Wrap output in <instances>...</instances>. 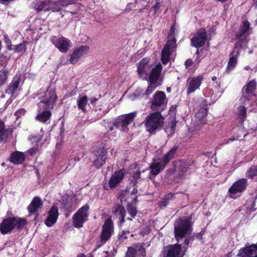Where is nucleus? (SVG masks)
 <instances>
[{"instance_id":"54","label":"nucleus","mask_w":257,"mask_h":257,"mask_svg":"<svg viewBox=\"0 0 257 257\" xmlns=\"http://www.w3.org/2000/svg\"><path fill=\"white\" fill-rule=\"evenodd\" d=\"M138 192V190L137 189L135 188L133 189L132 195H135Z\"/></svg>"},{"instance_id":"48","label":"nucleus","mask_w":257,"mask_h":257,"mask_svg":"<svg viewBox=\"0 0 257 257\" xmlns=\"http://www.w3.org/2000/svg\"><path fill=\"white\" fill-rule=\"evenodd\" d=\"M129 234V232L128 231H122V234H121L119 236V240L120 241H123L124 239L127 238V236H126V235Z\"/></svg>"},{"instance_id":"41","label":"nucleus","mask_w":257,"mask_h":257,"mask_svg":"<svg viewBox=\"0 0 257 257\" xmlns=\"http://www.w3.org/2000/svg\"><path fill=\"white\" fill-rule=\"evenodd\" d=\"M248 177H254L257 176V167L252 166L250 167L247 173Z\"/></svg>"},{"instance_id":"26","label":"nucleus","mask_w":257,"mask_h":257,"mask_svg":"<svg viewBox=\"0 0 257 257\" xmlns=\"http://www.w3.org/2000/svg\"><path fill=\"white\" fill-rule=\"evenodd\" d=\"M112 212L113 214L119 216V218L121 219L120 221V224L124 222L125 211L124 208L122 205H118L112 210Z\"/></svg>"},{"instance_id":"45","label":"nucleus","mask_w":257,"mask_h":257,"mask_svg":"<svg viewBox=\"0 0 257 257\" xmlns=\"http://www.w3.org/2000/svg\"><path fill=\"white\" fill-rule=\"evenodd\" d=\"M178 170L180 172V173L179 174V175L180 176H182L184 175V173L188 170L187 169L186 167L182 168L181 167V162H179V165H178Z\"/></svg>"},{"instance_id":"44","label":"nucleus","mask_w":257,"mask_h":257,"mask_svg":"<svg viewBox=\"0 0 257 257\" xmlns=\"http://www.w3.org/2000/svg\"><path fill=\"white\" fill-rule=\"evenodd\" d=\"M125 171L124 170L122 169L115 172L114 174L111 176V177H123L125 175Z\"/></svg>"},{"instance_id":"38","label":"nucleus","mask_w":257,"mask_h":257,"mask_svg":"<svg viewBox=\"0 0 257 257\" xmlns=\"http://www.w3.org/2000/svg\"><path fill=\"white\" fill-rule=\"evenodd\" d=\"M46 6V4L45 2L39 1L35 4L34 7L36 10L40 11L45 9H48L47 8H45Z\"/></svg>"},{"instance_id":"34","label":"nucleus","mask_w":257,"mask_h":257,"mask_svg":"<svg viewBox=\"0 0 257 257\" xmlns=\"http://www.w3.org/2000/svg\"><path fill=\"white\" fill-rule=\"evenodd\" d=\"M148 62V60L146 58H144L139 63L138 67V72L140 74L145 72V69L147 67H148L147 66Z\"/></svg>"},{"instance_id":"59","label":"nucleus","mask_w":257,"mask_h":257,"mask_svg":"<svg viewBox=\"0 0 257 257\" xmlns=\"http://www.w3.org/2000/svg\"><path fill=\"white\" fill-rule=\"evenodd\" d=\"M227 257H232V254H231V253H229L228 254H227Z\"/></svg>"},{"instance_id":"8","label":"nucleus","mask_w":257,"mask_h":257,"mask_svg":"<svg viewBox=\"0 0 257 257\" xmlns=\"http://www.w3.org/2000/svg\"><path fill=\"white\" fill-rule=\"evenodd\" d=\"M135 116L136 112L120 116L115 120L114 124L117 127H121L122 131L126 132L128 130L127 125L133 121Z\"/></svg>"},{"instance_id":"32","label":"nucleus","mask_w":257,"mask_h":257,"mask_svg":"<svg viewBox=\"0 0 257 257\" xmlns=\"http://www.w3.org/2000/svg\"><path fill=\"white\" fill-rule=\"evenodd\" d=\"M39 107L43 111L48 110V109H52L53 107L52 103L47 102L43 99L38 104Z\"/></svg>"},{"instance_id":"53","label":"nucleus","mask_w":257,"mask_h":257,"mask_svg":"<svg viewBox=\"0 0 257 257\" xmlns=\"http://www.w3.org/2000/svg\"><path fill=\"white\" fill-rule=\"evenodd\" d=\"M159 2H158L157 1L156 3V4L155 5L154 7V9L155 10V13L156 12V11L158 10L159 8Z\"/></svg>"},{"instance_id":"2","label":"nucleus","mask_w":257,"mask_h":257,"mask_svg":"<svg viewBox=\"0 0 257 257\" xmlns=\"http://www.w3.org/2000/svg\"><path fill=\"white\" fill-rule=\"evenodd\" d=\"M164 119L159 111L150 113L146 117L144 121L147 130L152 134L155 133L156 130L163 125Z\"/></svg>"},{"instance_id":"57","label":"nucleus","mask_w":257,"mask_h":257,"mask_svg":"<svg viewBox=\"0 0 257 257\" xmlns=\"http://www.w3.org/2000/svg\"><path fill=\"white\" fill-rule=\"evenodd\" d=\"M136 175H137V177H139L140 175V172L139 171H137Z\"/></svg>"},{"instance_id":"27","label":"nucleus","mask_w":257,"mask_h":257,"mask_svg":"<svg viewBox=\"0 0 257 257\" xmlns=\"http://www.w3.org/2000/svg\"><path fill=\"white\" fill-rule=\"evenodd\" d=\"M20 81L21 77L19 76H16L13 80L9 88L6 90V92L13 94L15 90L18 88Z\"/></svg>"},{"instance_id":"11","label":"nucleus","mask_w":257,"mask_h":257,"mask_svg":"<svg viewBox=\"0 0 257 257\" xmlns=\"http://www.w3.org/2000/svg\"><path fill=\"white\" fill-rule=\"evenodd\" d=\"M207 33L204 29L199 30L196 34L191 39L192 45L196 48L203 46L207 40Z\"/></svg>"},{"instance_id":"33","label":"nucleus","mask_w":257,"mask_h":257,"mask_svg":"<svg viewBox=\"0 0 257 257\" xmlns=\"http://www.w3.org/2000/svg\"><path fill=\"white\" fill-rule=\"evenodd\" d=\"M88 102V98L86 96H83L78 101V108L82 110L83 112H85L86 109L85 106L87 104Z\"/></svg>"},{"instance_id":"40","label":"nucleus","mask_w":257,"mask_h":257,"mask_svg":"<svg viewBox=\"0 0 257 257\" xmlns=\"http://www.w3.org/2000/svg\"><path fill=\"white\" fill-rule=\"evenodd\" d=\"M180 162H181V167L182 168L186 167L187 169V170L189 168V167L190 166L193 165L194 164V161L191 159H188L185 161H180Z\"/></svg>"},{"instance_id":"64","label":"nucleus","mask_w":257,"mask_h":257,"mask_svg":"<svg viewBox=\"0 0 257 257\" xmlns=\"http://www.w3.org/2000/svg\"><path fill=\"white\" fill-rule=\"evenodd\" d=\"M200 236H201V235H200V234H197V237H198V238H200Z\"/></svg>"},{"instance_id":"15","label":"nucleus","mask_w":257,"mask_h":257,"mask_svg":"<svg viewBox=\"0 0 257 257\" xmlns=\"http://www.w3.org/2000/svg\"><path fill=\"white\" fill-rule=\"evenodd\" d=\"M89 50V47L87 46H82L76 48L70 56V62L71 64L77 63L81 56L86 54Z\"/></svg>"},{"instance_id":"16","label":"nucleus","mask_w":257,"mask_h":257,"mask_svg":"<svg viewBox=\"0 0 257 257\" xmlns=\"http://www.w3.org/2000/svg\"><path fill=\"white\" fill-rule=\"evenodd\" d=\"M52 41L54 45L62 53L67 52L70 47V40L63 37L56 40L52 39Z\"/></svg>"},{"instance_id":"6","label":"nucleus","mask_w":257,"mask_h":257,"mask_svg":"<svg viewBox=\"0 0 257 257\" xmlns=\"http://www.w3.org/2000/svg\"><path fill=\"white\" fill-rule=\"evenodd\" d=\"M162 66L160 64H158L151 72L149 80L150 85L148 86L145 93L148 95L152 93L156 88L158 80L162 71Z\"/></svg>"},{"instance_id":"7","label":"nucleus","mask_w":257,"mask_h":257,"mask_svg":"<svg viewBox=\"0 0 257 257\" xmlns=\"http://www.w3.org/2000/svg\"><path fill=\"white\" fill-rule=\"evenodd\" d=\"M166 95L164 92L158 91L156 93L152 101V109L159 111L163 110Z\"/></svg>"},{"instance_id":"63","label":"nucleus","mask_w":257,"mask_h":257,"mask_svg":"<svg viewBox=\"0 0 257 257\" xmlns=\"http://www.w3.org/2000/svg\"><path fill=\"white\" fill-rule=\"evenodd\" d=\"M136 200H137V196H136V197L134 198V202L136 201Z\"/></svg>"},{"instance_id":"21","label":"nucleus","mask_w":257,"mask_h":257,"mask_svg":"<svg viewBox=\"0 0 257 257\" xmlns=\"http://www.w3.org/2000/svg\"><path fill=\"white\" fill-rule=\"evenodd\" d=\"M43 202L38 197H35L33 199L31 204L28 206V210L30 213H34L41 208Z\"/></svg>"},{"instance_id":"43","label":"nucleus","mask_w":257,"mask_h":257,"mask_svg":"<svg viewBox=\"0 0 257 257\" xmlns=\"http://www.w3.org/2000/svg\"><path fill=\"white\" fill-rule=\"evenodd\" d=\"M173 196V194L172 193L168 194L166 195L163 199V200L161 203V205L162 206H166V201L171 199Z\"/></svg>"},{"instance_id":"47","label":"nucleus","mask_w":257,"mask_h":257,"mask_svg":"<svg viewBox=\"0 0 257 257\" xmlns=\"http://www.w3.org/2000/svg\"><path fill=\"white\" fill-rule=\"evenodd\" d=\"M30 140L32 143L36 142L37 143L38 142H40L41 141V138L37 136H33L30 138Z\"/></svg>"},{"instance_id":"1","label":"nucleus","mask_w":257,"mask_h":257,"mask_svg":"<svg viewBox=\"0 0 257 257\" xmlns=\"http://www.w3.org/2000/svg\"><path fill=\"white\" fill-rule=\"evenodd\" d=\"M27 223L26 219L19 217H11L4 219L0 224V230L2 234L11 233L15 228L20 229Z\"/></svg>"},{"instance_id":"42","label":"nucleus","mask_w":257,"mask_h":257,"mask_svg":"<svg viewBox=\"0 0 257 257\" xmlns=\"http://www.w3.org/2000/svg\"><path fill=\"white\" fill-rule=\"evenodd\" d=\"M15 51L17 52H21L26 49V44L25 43H21L15 46Z\"/></svg>"},{"instance_id":"18","label":"nucleus","mask_w":257,"mask_h":257,"mask_svg":"<svg viewBox=\"0 0 257 257\" xmlns=\"http://www.w3.org/2000/svg\"><path fill=\"white\" fill-rule=\"evenodd\" d=\"M58 215V208L53 206L48 212L47 218L45 221V224L48 227L52 226L56 222Z\"/></svg>"},{"instance_id":"13","label":"nucleus","mask_w":257,"mask_h":257,"mask_svg":"<svg viewBox=\"0 0 257 257\" xmlns=\"http://www.w3.org/2000/svg\"><path fill=\"white\" fill-rule=\"evenodd\" d=\"M181 246L175 244L165 247L162 252L163 257H178L181 250Z\"/></svg>"},{"instance_id":"29","label":"nucleus","mask_w":257,"mask_h":257,"mask_svg":"<svg viewBox=\"0 0 257 257\" xmlns=\"http://www.w3.org/2000/svg\"><path fill=\"white\" fill-rule=\"evenodd\" d=\"M51 116V112L50 111H43L36 116V119L42 122L45 123L50 118Z\"/></svg>"},{"instance_id":"50","label":"nucleus","mask_w":257,"mask_h":257,"mask_svg":"<svg viewBox=\"0 0 257 257\" xmlns=\"http://www.w3.org/2000/svg\"><path fill=\"white\" fill-rule=\"evenodd\" d=\"M243 27L244 29L242 30L245 31V32H246L249 27V23L248 22H244L243 23Z\"/></svg>"},{"instance_id":"3","label":"nucleus","mask_w":257,"mask_h":257,"mask_svg":"<svg viewBox=\"0 0 257 257\" xmlns=\"http://www.w3.org/2000/svg\"><path fill=\"white\" fill-rule=\"evenodd\" d=\"M192 230L191 223L188 219H179L175 223V235L177 239L190 234Z\"/></svg>"},{"instance_id":"37","label":"nucleus","mask_w":257,"mask_h":257,"mask_svg":"<svg viewBox=\"0 0 257 257\" xmlns=\"http://www.w3.org/2000/svg\"><path fill=\"white\" fill-rule=\"evenodd\" d=\"M176 128V123L173 122L170 126L167 127L165 129V132L168 137H171L174 133Z\"/></svg>"},{"instance_id":"62","label":"nucleus","mask_w":257,"mask_h":257,"mask_svg":"<svg viewBox=\"0 0 257 257\" xmlns=\"http://www.w3.org/2000/svg\"><path fill=\"white\" fill-rule=\"evenodd\" d=\"M5 40H6V41L7 40H9V39H8V36H7H7H5Z\"/></svg>"},{"instance_id":"25","label":"nucleus","mask_w":257,"mask_h":257,"mask_svg":"<svg viewBox=\"0 0 257 257\" xmlns=\"http://www.w3.org/2000/svg\"><path fill=\"white\" fill-rule=\"evenodd\" d=\"M42 99L47 102L52 103L53 105L54 101L57 99V96L55 92L52 89L48 88L45 92L44 97Z\"/></svg>"},{"instance_id":"12","label":"nucleus","mask_w":257,"mask_h":257,"mask_svg":"<svg viewBox=\"0 0 257 257\" xmlns=\"http://www.w3.org/2000/svg\"><path fill=\"white\" fill-rule=\"evenodd\" d=\"M113 231L112 222L110 219H107L105 221L101 231L100 238L101 241L105 242L111 236Z\"/></svg>"},{"instance_id":"19","label":"nucleus","mask_w":257,"mask_h":257,"mask_svg":"<svg viewBox=\"0 0 257 257\" xmlns=\"http://www.w3.org/2000/svg\"><path fill=\"white\" fill-rule=\"evenodd\" d=\"M145 249L140 244L135 247H128L126 257H144L145 255Z\"/></svg>"},{"instance_id":"39","label":"nucleus","mask_w":257,"mask_h":257,"mask_svg":"<svg viewBox=\"0 0 257 257\" xmlns=\"http://www.w3.org/2000/svg\"><path fill=\"white\" fill-rule=\"evenodd\" d=\"M6 131L5 128V125L3 121L0 120V142L4 140Z\"/></svg>"},{"instance_id":"28","label":"nucleus","mask_w":257,"mask_h":257,"mask_svg":"<svg viewBox=\"0 0 257 257\" xmlns=\"http://www.w3.org/2000/svg\"><path fill=\"white\" fill-rule=\"evenodd\" d=\"M165 168L164 166L160 163H153L149 167L150 173L152 175H157L161 170Z\"/></svg>"},{"instance_id":"23","label":"nucleus","mask_w":257,"mask_h":257,"mask_svg":"<svg viewBox=\"0 0 257 257\" xmlns=\"http://www.w3.org/2000/svg\"><path fill=\"white\" fill-rule=\"evenodd\" d=\"M202 78L197 77L193 78L189 83L188 87V93L194 92L198 89L201 83Z\"/></svg>"},{"instance_id":"14","label":"nucleus","mask_w":257,"mask_h":257,"mask_svg":"<svg viewBox=\"0 0 257 257\" xmlns=\"http://www.w3.org/2000/svg\"><path fill=\"white\" fill-rule=\"evenodd\" d=\"M256 82L255 80L249 81L242 88V98L249 100L254 95L253 92L256 89Z\"/></svg>"},{"instance_id":"52","label":"nucleus","mask_w":257,"mask_h":257,"mask_svg":"<svg viewBox=\"0 0 257 257\" xmlns=\"http://www.w3.org/2000/svg\"><path fill=\"white\" fill-rule=\"evenodd\" d=\"M245 33V31L241 30V32L236 35L237 38H240Z\"/></svg>"},{"instance_id":"22","label":"nucleus","mask_w":257,"mask_h":257,"mask_svg":"<svg viewBox=\"0 0 257 257\" xmlns=\"http://www.w3.org/2000/svg\"><path fill=\"white\" fill-rule=\"evenodd\" d=\"M10 160L15 164H22L25 160V155L23 152L15 151L11 154Z\"/></svg>"},{"instance_id":"17","label":"nucleus","mask_w":257,"mask_h":257,"mask_svg":"<svg viewBox=\"0 0 257 257\" xmlns=\"http://www.w3.org/2000/svg\"><path fill=\"white\" fill-rule=\"evenodd\" d=\"M237 255L240 257H257V244H252L242 248Z\"/></svg>"},{"instance_id":"36","label":"nucleus","mask_w":257,"mask_h":257,"mask_svg":"<svg viewBox=\"0 0 257 257\" xmlns=\"http://www.w3.org/2000/svg\"><path fill=\"white\" fill-rule=\"evenodd\" d=\"M127 210L128 213L133 217H135L138 213V210L136 207L131 204H129L127 206Z\"/></svg>"},{"instance_id":"5","label":"nucleus","mask_w":257,"mask_h":257,"mask_svg":"<svg viewBox=\"0 0 257 257\" xmlns=\"http://www.w3.org/2000/svg\"><path fill=\"white\" fill-rule=\"evenodd\" d=\"M89 209V206L85 205L74 214L73 223L75 227L80 228L82 227L83 223L87 219Z\"/></svg>"},{"instance_id":"20","label":"nucleus","mask_w":257,"mask_h":257,"mask_svg":"<svg viewBox=\"0 0 257 257\" xmlns=\"http://www.w3.org/2000/svg\"><path fill=\"white\" fill-rule=\"evenodd\" d=\"M240 47V44H236L234 50L231 53L230 57L228 63L226 72L229 73L230 70L233 69L236 65L237 62V57L238 55L239 50L238 48Z\"/></svg>"},{"instance_id":"60","label":"nucleus","mask_w":257,"mask_h":257,"mask_svg":"<svg viewBox=\"0 0 257 257\" xmlns=\"http://www.w3.org/2000/svg\"><path fill=\"white\" fill-rule=\"evenodd\" d=\"M216 79V77H215V76H213L212 78V80H213V81L215 80Z\"/></svg>"},{"instance_id":"9","label":"nucleus","mask_w":257,"mask_h":257,"mask_svg":"<svg viewBox=\"0 0 257 257\" xmlns=\"http://www.w3.org/2000/svg\"><path fill=\"white\" fill-rule=\"evenodd\" d=\"M94 154L96 159L93 162V165L97 168H99L105 163L106 159L107 150L103 146L100 147L94 150Z\"/></svg>"},{"instance_id":"55","label":"nucleus","mask_w":257,"mask_h":257,"mask_svg":"<svg viewBox=\"0 0 257 257\" xmlns=\"http://www.w3.org/2000/svg\"><path fill=\"white\" fill-rule=\"evenodd\" d=\"M96 100H97V99H96V98H94L91 99L90 100V101H91V103H94V102H95Z\"/></svg>"},{"instance_id":"4","label":"nucleus","mask_w":257,"mask_h":257,"mask_svg":"<svg viewBox=\"0 0 257 257\" xmlns=\"http://www.w3.org/2000/svg\"><path fill=\"white\" fill-rule=\"evenodd\" d=\"M174 33V31L173 27H172L170 30V34L169 35L170 40L167 41L166 46L162 51V61L164 64H166L168 62L171 54V51L176 46V40Z\"/></svg>"},{"instance_id":"56","label":"nucleus","mask_w":257,"mask_h":257,"mask_svg":"<svg viewBox=\"0 0 257 257\" xmlns=\"http://www.w3.org/2000/svg\"><path fill=\"white\" fill-rule=\"evenodd\" d=\"M184 242L185 244L188 245L189 243V239H186Z\"/></svg>"},{"instance_id":"35","label":"nucleus","mask_w":257,"mask_h":257,"mask_svg":"<svg viewBox=\"0 0 257 257\" xmlns=\"http://www.w3.org/2000/svg\"><path fill=\"white\" fill-rule=\"evenodd\" d=\"M8 71L6 69L0 71V86L5 84L7 82Z\"/></svg>"},{"instance_id":"30","label":"nucleus","mask_w":257,"mask_h":257,"mask_svg":"<svg viewBox=\"0 0 257 257\" xmlns=\"http://www.w3.org/2000/svg\"><path fill=\"white\" fill-rule=\"evenodd\" d=\"M177 150V147L172 148L163 158V165L165 167L166 164L173 158Z\"/></svg>"},{"instance_id":"31","label":"nucleus","mask_w":257,"mask_h":257,"mask_svg":"<svg viewBox=\"0 0 257 257\" xmlns=\"http://www.w3.org/2000/svg\"><path fill=\"white\" fill-rule=\"evenodd\" d=\"M207 108L205 107L200 108L196 114L195 116L199 121L198 123L199 124L206 123V122L203 120V118L207 115Z\"/></svg>"},{"instance_id":"58","label":"nucleus","mask_w":257,"mask_h":257,"mask_svg":"<svg viewBox=\"0 0 257 257\" xmlns=\"http://www.w3.org/2000/svg\"><path fill=\"white\" fill-rule=\"evenodd\" d=\"M254 5L257 7V0H254Z\"/></svg>"},{"instance_id":"49","label":"nucleus","mask_w":257,"mask_h":257,"mask_svg":"<svg viewBox=\"0 0 257 257\" xmlns=\"http://www.w3.org/2000/svg\"><path fill=\"white\" fill-rule=\"evenodd\" d=\"M38 145H36V146H35L33 148H32V149H30L29 150V153L31 154V155H32L34 153H36L37 149H38Z\"/></svg>"},{"instance_id":"46","label":"nucleus","mask_w":257,"mask_h":257,"mask_svg":"<svg viewBox=\"0 0 257 257\" xmlns=\"http://www.w3.org/2000/svg\"><path fill=\"white\" fill-rule=\"evenodd\" d=\"M239 114L244 117L246 115V108L244 106H240L238 108Z\"/></svg>"},{"instance_id":"51","label":"nucleus","mask_w":257,"mask_h":257,"mask_svg":"<svg viewBox=\"0 0 257 257\" xmlns=\"http://www.w3.org/2000/svg\"><path fill=\"white\" fill-rule=\"evenodd\" d=\"M192 61L191 60L188 59L186 61L185 65L186 67H188L192 65Z\"/></svg>"},{"instance_id":"10","label":"nucleus","mask_w":257,"mask_h":257,"mask_svg":"<svg viewBox=\"0 0 257 257\" xmlns=\"http://www.w3.org/2000/svg\"><path fill=\"white\" fill-rule=\"evenodd\" d=\"M247 186L246 179L242 178L233 184L229 189L228 192L231 198H235V195L241 193L246 189Z\"/></svg>"},{"instance_id":"24","label":"nucleus","mask_w":257,"mask_h":257,"mask_svg":"<svg viewBox=\"0 0 257 257\" xmlns=\"http://www.w3.org/2000/svg\"><path fill=\"white\" fill-rule=\"evenodd\" d=\"M122 178H110L103 184V187L106 190H109L116 186L121 180Z\"/></svg>"},{"instance_id":"61","label":"nucleus","mask_w":257,"mask_h":257,"mask_svg":"<svg viewBox=\"0 0 257 257\" xmlns=\"http://www.w3.org/2000/svg\"><path fill=\"white\" fill-rule=\"evenodd\" d=\"M150 178L152 179V181L154 183H155L156 181L154 180V178L151 177V178Z\"/></svg>"}]
</instances>
